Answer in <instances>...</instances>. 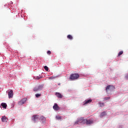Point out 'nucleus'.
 Returning a JSON list of instances; mask_svg holds the SVG:
<instances>
[{"mask_svg": "<svg viewBox=\"0 0 128 128\" xmlns=\"http://www.w3.org/2000/svg\"><path fill=\"white\" fill-rule=\"evenodd\" d=\"M84 124L86 125H92L94 124V118H91L89 120L84 119Z\"/></svg>", "mask_w": 128, "mask_h": 128, "instance_id": "nucleus-1", "label": "nucleus"}, {"mask_svg": "<svg viewBox=\"0 0 128 128\" xmlns=\"http://www.w3.org/2000/svg\"><path fill=\"white\" fill-rule=\"evenodd\" d=\"M84 118H78L77 121L74 122V124L78 125H80V124H84Z\"/></svg>", "mask_w": 128, "mask_h": 128, "instance_id": "nucleus-2", "label": "nucleus"}, {"mask_svg": "<svg viewBox=\"0 0 128 128\" xmlns=\"http://www.w3.org/2000/svg\"><path fill=\"white\" fill-rule=\"evenodd\" d=\"M78 78H80V75H78V74L74 73L70 75V80H76Z\"/></svg>", "mask_w": 128, "mask_h": 128, "instance_id": "nucleus-3", "label": "nucleus"}, {"mask_svg": "<svg viewBox=\"0 0 128 128\" xmlns=\"http://www.w3.org/2000/svg\"><path fill=\"white\" fill-rule=\"evenodd\" d=\"M44 86L42 84L39 85L34 88V92L40 91L42 90Z\"/></svg>", "mask_w": 128, "mask_h": 128, "instance_id": "nucleus-4", "label": "nucleus"}, {"mask_svg": "<svg viewBox=\"0 0 128 128\" xmlns=\"http://www.w3.org/2000/svg\"><path fill=\"white\" fill-rule=\"evenodd\" d=\"M39 119V116L38 115H34L33 116L32 118V120L33 122H36L38 121Z\"/></svg>", "mask_w": 128, "mask_h": 128, "instance_id": "nucleus-5", "label": "nucleus"}, {"mask_svg": "<svg viewBox=\"0 0 128 128\" xmlns=\"http://www.w3.org/2000/svg\"><path fill=\"white\" fill-rule=\"evenodd\" d=\"M26 98H24L21 100L19 101V102L18 103V105L22 106V105L24 104L25 102H26Z\"/></svg>", "mask_w": 128, "mask_h": 128, "instance_id": "nucleus-6", "label": "nucleus"}, {"mask_svg": "<svg viewBox=\"0 0 128 128\" xmlns=\"http://www.w3.org/2000/svg\"><path fill=\"white\" fill-rule=\"evenodd\" d=\"M53 109L56 111H58L60 110V108L58 106L57 104H54L53 106Z\"/></svg>", "mask_w": 128, "mask_h": 128, "instance_id": "nucleus-7", "label": "nucleus"}, {"mask_svg": "<svg viewBox=\"0 0 128 128\" xmlns=\"http://www.w3.org/2000/svg\"><path fill=\"white\" fill-rule=\"evenodd\" d=\"M14 96V92L12 90H10L8 92V96L9 98H12Z\"/></svg>", "mask_w": 128, "mask_h": 128, "instance_id": "nucleus-8", "label": "nucleus"}, {"mask_svg": "<svg viewBox=\"0 0 128 128\" xmlns=\"http://www.w3.org/2000/svg\"><path fill=\"white\" fill-rule=\"evenodd\" d=\"M1 120L2 122H6L8 120V118L6 116H2Z\"/></svg>", "mask_w": 128, "mask_h": 128, "instance_id": "nucleus-9", "label": "nucleus"}, {"mask_svg": "<svg viewBox=\"0 0 128 128\" xmlns=\"http://www.w3.org/2000/svg\"><path fill=\"white\" fill-rule=\"evenodd\" d=\"M56 95L59 98H62L63 96L60 92H56Z\"/></svg>", "mask_w": 128, "mask_h": 128, "instance_id": "nucleus-10", "label": "nucleus"}, {"mask_svg": "<svg viewBox=\"0 0 128 128\" xmlns=\"http://www.w3.org/2000/svg\"><path fill=\"white\" fill-rule=\"evenodd\" d=\"M92 102V100H86L84 103V105H86L89 103H90L91 102Z\"/></svg>", "mask_w": 128, "mask_h": 128, "instance_id": "nucleus-11", "label": "nucleus"}, {"mask_svg": "<svg viewBox=\"0 0 128 128\" xmlns=\"http://www.w3.org/2000/svg\"><path fill=\"white\" fill-rule=\"evenodd\" d=\"M106 115V112H103L101 113V114H100V118H102L103 117H104Z\"/></svg>", "mask_w": 128, "mask_h": 128, "instance_id": "nucleus-12", "label": "nucleus"}, {"mask_svg": "<svg viewBox=\"0 0 128 128\" xmlns=\"http://www.w3.org/2000/svg\"><path fill=\"white\" fill-rule=\"evenodd\" d=\"M1 106H2L3 108L6 109L7 107V104L6 103H2Z\"/></svg>", "mask_w": 128, "mask_h": 128, "instance_id": "nucleus-13", "label": "nucleus"}, {"mask_svg": "<svg viewBox=\"0 0 128 128\" xmlns=\"http://www.w3.org/2000/svg\"><path fill=\"white\" fill-rule=\"evenodd\" d=\"M40 120L42 121H46V118L44 116H42L40 117Z\"/></svg>", "mask_w": 128, "mask_h": 128, "instance_id": "nucleus-14", "label": "nucleus"}, {"mask_svg": "<svg viewBox=\"0 0 128 128\" xmlns=\"http://www.w3.org/2000/svg\"><path fill=\"white\" fill-rule=\"evenodd\" d=\"M67 38L68 39H69L70 40H72V36L71 35L69 34V35H68L67 36Z\"/></svg>", "mask_w": 128, "mask_h": 128, "instance_id": "nucleus-15", "label": "nucleus"}, {"mask_svg": "<svg viewBox=\"0 0 128 128\" xmlns=\"http://www.w3.org/2000/svg\"><path fill=\"white\" fill-rule=\"evenodd\" d=\"M56 78V76H51V77H49V80H54Z\"/></svg>", "mask_w": 128, "mask_h": 128, "instance_id": "nucleus-16", "label": "nucleus"}, {"mask_svg": "<svg viewBox=\"0 0 128 128\" xmlns=\"http://www.w3.org/2000/svg\"><path fill=\"white\" fill-rule=\"evenodd\" d=\"M111 86H112L109 85V86H106V92H108V90H110V88Z\"/></svg>", "mask_w": 128, "mask_h": 128, "instance_id": "nucleus-17", "label": "nucleus"}, {"mask_svg": "<svg viewBox=\"0 0 128 128\" xmlns=\"http://www.w3.org/2000/svg\"><path fill=\"white\" fill-rule=\"evenodd\" d=\"M44 68L46 71L48 72V68L47 66H44Z\"/></svg>", "mask_w": 128, "mask_h": 128, "instance_id": "nucleus-18", "label": "nucleus"}, {"mask_svg": "<svg viewBox=\"0 0 128 128\" xmlns=\"http://www.w3.org/2000/svg\"><path fill=\"white\" fill-rule=\"evenodd\" d=\"M123 54H124V52H123V51H120V52H119V53H118V56H120V55Z\"/></svg>", "mask_w": 128, "mask_h": 128, "instance_id": "nucleus-19", "label": "nucleus"}, {"mask_svg": "<svg viewBox=\"0 0 128 128\" xmlns=\"http://www.w3.org/2000/svg\"><path fill=\"white\" fill-rule=\"evenodd\" d=\"M40 96H41V94H36V98H38Z\"/></svg>", "mask_w": 128, "mask_h": 128, "instance_id": "nucleus-20", "label": "nucleus"}, {"mask_svg": "<svg viewBox=\"0 0 128 128\" xmlns=\"http://www.w3.org/2000/svg\"><path fill=\"white\" fill-rule=\"evenodd\" d=\"M56 118L57 120H62V118L60 116H56Z\"/></svg>", "mask_w": 128, "mask_h": 128, "instance_id": "nucleus-21", "label": "nucleus"}, {"mask_svg": "<svg viewBox=\"0 0 128 128\" xmlns=\"http://www.w3.org/2000/svg\"><path fill=\"white\" fill-rule=\"evenodd\" d=\"M110 96L104 98V100H110Z\"/></svg>", "mask_w": 128, "mask_h": 128, "instance_id": "nucleus-22", "label": "nucleus"}, {"mask_svg": "<svg viewBox=\"0 0 128 128\" xmlns=\"http://www.w3.org/2000/svg\"><path fill=\"white\" fill-rule=\"evenodd\" d=\"M104 106V103H100V107Z\"/></svg>", "mask_w": 128, "mask_h": 128, "instance_id": "nucleus-23", "label": "nucleus"}, {"mask_svg": "<svg viewBox=\"0 0 128 128\" xmlns=\"http://www.w3.org/2000/svg\"><path fill=\"white\" fill-rule=\"evenodd\" d=\"M125 78L126 80H128V74H127L126 76H125Z\"/></svg>", "mask_w": 128, "mask_h": 128, "instance_id": "nucleus-24", "label": "nucleus"}, {"mask_svg": "<svg viewBox=\"0 0 128 128\" xmlns=\"http://www.w3.org/2000/svg\"><path fill=\"white\" fill-rule=\"evenodd\" d=\"M47 54H52V52H50V50H48V51H47Z\"/></svg>", "mask_w": 128, "mask_h": 128, "instance_id": "nucleus-25", "label": "nucleus"}]
</instances>
